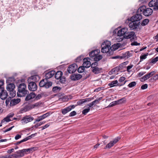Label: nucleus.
I'll list each match as a JSON object with an SVG mask.
<instances>
[{"label": "nucleus", "mask_w": 158, "mask_h": 158, "mask_svg": "<svg viewBox=\"0 0 158 158\" xmlns=\"http://www.w3.org/2000/svg\"><path fill=\"white\" fill-rule=\"evenodd\" d=\"M45 80L43 79H42L39 83V86L40 87H44V85H45Z\"/></svg>", "instance_id": "42"}, {"label": "nucleus", "mask_w": 158, "mask_h": 158, "mask_svg": "<svg viewBox=\"0 0 158 158\" xmlns=\"http://www.w3.org/2000/svg\"><path fill=\"white\" fill-rule=\"evenodd\" d=\"M55 73V71L54 70H52L49 72L46 71L45 72V79H49L53 77Z\"/></svg>", "instance_id": "14"}, {"label": "nucleus", "mask_w": 158, "mask_h": 158, "mask_svg": "<svg viewBox=\"0 0 158 158\" xmlns=\"http://www.w3.org/2000/svg\"><path fill=\"white\" fill-rule=\"evenodd\" d=\"M32 109L31 108V107L30 106H26L23 108H22L21 109L20 113H23L24 112H26L27 111H28L31 110Z\"/></svg>", "instance_id": "27"}, {"label": "nucleus", "mask_w": 158, "mask_h": 158, "mask_svg": "<svg viewBox=\"0 0 158 158\" xmlns=\"http://www.w3.org/2000/svg\"><path fill=\"white\" fill-rule=\"evenodd\" d=\"M10 118H9L8 116H7L5 118H4L3 120H2V123L4 122V121H6L7 122H8L11 121V120Z\"/></svg>", "instance_id": "52"}, {"label": "nucleus", "mask_w": 158, "mask_h": 158, "mask_svg": "<svg viewBox=\"0 0 158 158\" xmlns=\"http://www.w3.org/2000/svg\"><path fill=\"white\" fill-rule=\"evenodd\" d=\"M60 82L62 84H64L65 83L66 81V78L64 76L61 77V78L59 79Z\"/></svg>", "instance_id": "44"}, {"label": "nucleus", "mask_w": 158, "mask_h": 158, "mask_svg": "<svg viewBox=\"0 0 158 158\" xmlns=\"http://www.w3.org/2000/svg\"><path fill=\"white\" fill-rule=\"evenodd\" d=\"M90 109V108H88L84 109L82 111V114L85 115H86L89 111Z\"/></svg>", "instance_id": "48"}, {"label": "nucleus", "mask_w": 158, "mask_h": 158, "mask_svg": "<svg viewBox=\"0 0 158 158\" xmlns=\"http://www.w3.org/2000/svg\"><path fill=\"white\" fill-rule=\"evenodd\" d=\"M117 105L116 103H115V101L113 102H111L109 105V107H111L114 106L115 105Z\"/></svg>", "instance_id": "64"}, {"label": "nucleus", "mask_w": 158, "mask_h": 158, "mask_svg": "<svg viewBox=\"0 0 158 158\" xmlns=\"http://www.w3.org/2000/svg\"><path fill=\"white\" fill-rule=\"evenodd\" d=\"M40 79V77L38 75H35L29 77L27 81L28 82H29L30 81H31V80H33L32 81L35 82H37Z\"/></svg>", "instance_id": "19"}, {"label": "nucleus", "mask_w": 158, "mask_h": 158, "mask_svg": "<svg viewBox=\"0 0 158 158\" xmlns=\"http://www.w3.org/2000/svg\"><path fill=\"white\" fill-rule=\"evenodd\" d=\"M52 83L51 81H48L47 79H45V85L44 88L48 89L52 86Z\"/></svg>", "instance_id": "30"}, {"label": "nucleus", "mask_w": 158, "mask_h": 158, "mask_svg": "<svg viewBox=\"0 0 158 158\" xmlns=\"http://www.w3.org/2000/svg\"><path fill=\"white\" fill-rule=\"evenodd\" d=\"M111 43L110 42L108 41H105L102 45V48L101 49V52L103 53H107V56H110L113 54V50L111 49V48L110 47Z\"/></svg>", "instance_id": "1"}, {"label": "nucleus", "mask_w": 158, "mask_h": 158, "mask_svg": "<svg viewBox=\"0 0 158 158\" xmlns=\"http://www.w3.org/2000/svg\"><path fill=\"white\" fill-rule=\"evenodd\" d=\"M36 134V133L32 134L29 135V136L24 138L25 141H27V140H28L29 139H30L32 137L34 136L35 135V134Z\"/></svg>", "instance_id": "49"}, {"label": "nucleus", "mask_w": 158, "mask_h": 158, "mask_svg": "<svg viewBox=\"0 0 158 158\" xmlns=\"http://www.w3.org/2000/svg\"><path fill=\"white\" fill-rule=\"evenodd\" d=\"M126 101V99L125 98H123L118 100L115 101L117 105L121 104L125 102Z\"/></svg>", "instance_id": "32"}, {"label": "nucleus", "mask_w": 158, "mask_h": 158, "mask_svg": "<svg viewBox=\"0 0 158 158\" xmlns=\"http://www.w3.org/2000/svg\"><path fill=\"white\" fill-rule=\"evenodd\" d=\"M85 67L83 66H81L79 67L77 69V71L79 73H83Z\"/></svg>", "instance_id": "40"}, {"label": "nucleus", "mask_w": 158, "mask_h": 158, "mask_svg": "<svg viewBox=\"0 0 158 158\" xmlns=\"http://www.w3.org/2000/svg\"><path fill=\"white\" fill-rule=\"evenodd\" d=\"M102 55H98L94 57L92 59V60H93L94 61L98 62L102 59Z\"/></svg>", "instance_id": "31"}, {"label": "nucleus", "mask_w": 158, "mask_h": 158, "mask_svg": "<svg viewBox=\"0 0 158 158\" xmlns=\"http://www.w3.org/2000/svg\"><path fill=\"white\" fill-rule=\"evenodd\" d=\"M125 55L126 56H127V58H128L129 57H130V56H132V54L131 53L129 52L128 51L126 52L125 53Z\"/></svg>", "instance_id": "57"}, {"label": "nucleus", "mask_w": 158, "mask_h": 158, "mask_svg": "<svg viewBox=\"0 0 158 158\" xmlns=\"http://www.w3.org/2000/svg\"><path fill=\"white\" fill-rule=\"evenodd\" d=\"M145 8V6H140L137 10L136 12L141 15L142 14H143Z\"/></svg>", "instance_id": "28"}, {"label": "nucleus", "mask_w": 158, "mask_h": 158, "mask_svg": "<svg viewBox=\"0 0 158 158\" xmlns=\"http://www.w3.org/2000/svg\"><path fill=\"white\" fill-rule=\"evenodd\" d=\"M43 94H38L37 96H36L35 99L36 100H39L43 96Z\"/></svg>", "instance_id": "54"}, {"label": "nucleus", "mask_w": 158, "mask_h": 158, "mask_svg": "<svg viewBox=\"0 0 158 158\" xmlns=\"http://www.w3.org/2000/svg\"><path fill=\"white\" fill-rule=\"evenodd\" d=\"M154 71H152L151 72L145 75L143 77L141 78L140 81H141L143 82L145 80L149 79L150 77L153 76L155 74Z\"/></svg>", "instance_id": "12"}, {"label": "nucleus", "mask_w": 158, "mask_h": 158, "mask_svg": "<svg viewBox=\"0 0 158 158\" xmlns=\"http://www.w3.org/2000/svg\"><path fill=\"white\" fill-rule=\"evenodd\" d=\"M24 142H25V141L24 139L20 141H19L16 143H15V145H19V144H20V143H21Z\"/></svg>", "instance_id": "62"}, {"label": "nucleus", "mask_w": 158, "mask_h": 158, "mask_svg": "<svg viewBox=\"0 0 158 158\" xmlns=\"http://www.w3.org/2000/svg\"><path fill=\"white\" fill-rule=\"evenodd\" d=\"M123 40V38L126 39H130L131 41H133L135 40H137V37L135 34V33L133 31L128 32L127 33V35L125 36L122 37Z\"/></svg>", "instance_id": "3"}, {"label": "nucleus", "mask_w": 158, "mask_h": 158, "mask_svg": "<svg viewBox=\"0 0 158 158\" xmlns=\"http://www.w3.org/2000/svg\"><path fill=\"white\" fill-rule=\"evenodd\" d=\"M46 122L45 121H43L42 122H41L40 123L36 124L34 127H32L31 128H33L34 127L35 128H37L38 127L40 126L42 124H43L45 123Z\"/></svg>", "instance_id": "41"}, {"label": "nucleus", "mask_w": 158, "mask_h": 158, "mask_svg": "<svg viewBox=\"0 0 158 158\" xmlns=\"http://www.w3.org/2000/svg\"><path fill=\"white\" fill-rule=\"evenodd\" d=\"M28 85L29 89L32 91H35L37 89V86L36 83L33 81H30Z\"/></svg>", "instance_id": "7"}, {"label": "nucleus", "mask_w": 158, "mask_h": 158, "mask_svg": "<svg viewBox=\"0 0 158 158\" xmlns=\"http://www.w3.org/2000/svg\"><path fill=\"white\" fill-rule=\"evenodd\" d=\"M136 85V82L135 81H132L130 83L128 86L129 88H131L134 86H135Z\"/></svg>", "instance_id": "47"}, {"label": "nucleus", "mask_w": 158, "mask_h": 158, "mask_svg": "<svg viewBox=\"0 0 158 158\" xmlns=\"http://www.w3.org/2000/svg\"><path fill=\"white\" fill-rule=\"evenodd\" d=\"M148 53H147L146 54L141 55L140 57V60L139 62H141L143 59H146L147 58V56L148 55Z\"/></svg>", "instance_id": "38"}, {"label": "nucleus", "mask_w": 158, "mask_h": 158, "mask_svg": "<svg viewBox=\"0 0 158 158\" xmlns=\"http://www.w3.org/2000/svg\"><path fill=\"white\" fill-rule=\"evenodd\" d=\"M102 69L101 68H99L98 67H95L93 68L92 69V71L95 74H98L101 73Z\"/></svg>", "instance_id": "25"}, {"label": "nucleus", "mask_w": 158, "mask_h": 158, "mask_svg": "<svg viewBox=\"0 0 158 158\" xmlns=\"http://www.w3.org/2000/svg\"><path fill=\"white\" fill-rule=\"evenodd\" d=\"M142 18V15L136 13V14L132 16L128 20L133 22H136L140 21Z\"/></svg>", "instance_id": "6"}, {"label": "nucleus", "mask_w": 158, "mask_h": 158, "mask_svg": "<svg viewBox=\"0 0 158 158\" xmlns=\"http://www.w3.org/2000/svg\"><path fill=\"white\" fill-rule=\"evenodd\" d=\"M140 44L138 43L137 41H134L131 44V46H137Z\"/></svg>", "instance_id": "61"}, {"label": "nucleus", "mask_w": 158, "mask_h": 158, "mask_svg": "<svg viewBox=\"0 0 158 158\" xmlns=\"http://www.w3.org/2000/svg\"><path fill=\"white\" fill-rule=\"evenodd\" d=\"M55 77L57 80L59 79L62 76L63 73L60 71H57L56 73H55Z\"/></svg>", "instance_id": "29"}, {"label": "nucleus", "mask_w": 158, "mask_h": 158, "mask_svg": "<svg viewBox=\"0 0 158 158\" xmlns=\"http://www.w3.org/2000/svg\"><path fill=\"white\" fill-rule=\"evenodd\" d=\"M120 70L119 69L118 66H117L111 69L109 73H111V74L113 73H116L118 72Z\"/></svg>", "instance_id": "35"}, {"label": "nucleus", "mask_w": 158, "mask_h": 158, "mask_svg": "<svg viewBox=\"0 0 158 158\" xmlns=\"http://www.w3.org/2000/svg\"><path fill=\"white\" fill-rule=\"evenodd\" d=\"M34 119L33 117L29 115H26L24 117L22 118V120L25 123H27L28 122H31Z\"/></svg>", "instance_id": "15"}, {"label": "nucleus", "mask_w": 158, "mask_h": 158, "mask_svg": "<svg viewBox=\"0 0 158 158\" xmlns=\"http://www.w3.org/2000/svg\"><path fill=\"white\" fill-rule=\"evenodd\" d=\"M158 4V0H152L149 3V7H155Z\"/></svg>", "instance_id": "24"}, {"label": "nucleus", "mask_w": 158, "mask_h": 158, "mask_svg": "<svg viewBox=\"0 0 158 158\" xmlns=\"http://www.w3.org/2000/svg\"><path fill=\"white\" fill-rule=\"evenodd\" d=\"M26 85L23 83L19 85L17 92V95L18 97L24 96L29 93L28 91L26 89Z\"/></svg>", "instance_id": "2"}, {"label": "nucleus", "mask_w": 158, "mask_h": 158, "mask_svg": "<svg viewBox=\"0 0 158 158\" xmlns=\"http://www.w3.org/2000/svg\"><path fill=\"white\" fill-rule=\"evenodd\" d=\"M15 88V85L13 83H10L7 84L6 89L8 91H10L14 89Z\"/></svg>", "instance_id": "22"}, {"label": "nucleus", "mask_w": 158, "mask_h": 158, "mask_svg": "<svg viewBox=\"0 0 158 158\" xmlns=\"http://www.w3.org/2000/svg\"><path fill=\"white\" fill-rule=\"evenodd\" d=\"M18 158L24 156V153L23 149L21 150H19L15 152Z\"/></svg>", "instance_id": "23"}, {"label": "nucleus", "mask_w": 158, "mask_h": 158, "mask_svg": "<svg viewBox=\"0 0 158 158\" xmlns=\"http://www.w3.org/2000/svg\"><path fill=\"white\" fill-rule=\"evenodd\" d=\"M120 139V138L119 137H117L115 139H114L113 141H112V143H114V144L116 143Z\"/></svg>", "instance_id": "53"}, {"label": "nucleus", "mask_w": 158, "mask_h": 158, "mask_svg": "<svg viewBox=\"0 0 158 158\" xmlns=\"http://www.w3.org/2000/svg\"><path fill=\"white\" fill-rule=\"evenodd\" d=\"M20 101V99L19 98H17L16 99H13L10 101V106H13L19 103Z\"/></svg>", "instance_id": "26"}, {"label": "nucleus", "mask_w": 158, "mask_h": 158, "mask_svg": "<svg viewBox=\"0 0 158 158\" xmlns=\"http://www.w3.org/2000/svg\"><path fill=\"white\" fill-rule=\"evenodd\" d=\"M153 12L152 10L149 8H146L145 6V8L144 11L143 15L145 16H148L151 15Z\"/></svg>", "instance_id": "16"}, {"label": "nucleus", "mask_w": 158, "mask_h": 158, "mask_svg": "<svg viewBox=\"0 0 158 158\" xmlns=\"http://www.w3.org/2000/svg\"><path fill=\"white\" fill-rule=\"evenodd\" d=\"M8 96V94L6 90H4L3 86L0 87V97L2 100L5 99Z\"/></svg>", "instance_id": "4"}, {"label": "nucleus", "mask_w": 158, "mask_h": 158, "mask_svg": "<svg viewBox=\"0 0 158 158\" xmlns=\"http://www.w3.org/2000/svg\"><path fill=\"white\" fill-rule=\"evenodd\" d=\"M14 81V77H9L8 78L6 81V83H10L9 81Z\"/></svg>", "instance_id": "55"}, {"label": "nucleus", "mask_w": 158, "mask_h": 158, "mask_svg": "<svg viewBox=\"0 0 158 158\" xmlns=\"http://www.w3.org/2000/svg\"><path fill=\"white\" fill-rule=\"evenodd\" d=\"M82 77V75L79 74H72L70 76V78L73 81H76L80 80Z\"/></svg>", "instance_id": "11"}, {"label": "nucleus", "mask_w": 158, "mask_h": 158, "mask_svg": "<svg viewBox=\"0 0 158 158\" xmlns=\"http://www.w3.org/2000/svg\"><path fill=\"white\" fill-rule=\"evenodd\" d=\"M158 61V56H157L154 58H152L151 59V61L147 63H148L149 65L151 64H154L156 62Z\"/></svg>", "instance_id": "33"}, {"label": "nucleus", "mask_w": 158, "mask_h": 158, "mask_svg": "<svg viewBox=\"0 0 158 158\" xmlns=\"http://www.w3.org/2000/svg\"><path fill=\"white\" fill-rule=\"evenodd\" d=\"M100 51L98 49H96L92 50L91 52H90L89 54L90 59L92 60L94 57L98 55L100 53Z\"/></svg>", "instance_id": "13"}, {"label": "nucleus", "mask_w": 158, "mask_h": 158, "mask_svg": "<svg viewBox=\"0 0 158 158\" xmlns=\"http://www.w3.org/2000/svg\"><path fill=\"white\" fill-rule=\"evenodd\" d=\"M76 112L75 111H73L70 113L69 116L70 117H72L76 115Z\"/></svg>", "instance_id": "60"}, {"label": "nucleus", "mask_w": 158, "mask_h": 158, "mask_svg": "<svg viewBox=\"0 0 158 158\" xmlns=\"http://www.w3.org/2000/svg\"><path fill=\"white\" fill-rule=\"evenodd\" d=\"M126 81H126L123 84H118V81L117 80H116L111 82L110 83H109L108 84V85L110 86V88L116 86H120L124 85L125 83L126 82Z\"/></svg>", "instance_id": "18"}, {"label": "nucleus", "mask_w": 158, "mask_h": 158, "mask_svg": "<svg viewBox=\"0 0 158 158\" xmlns=\"http://www.w3.org/2000/svg\"><path fill=\"white\" fill-rule=\"evenodd\" d=\"M94 97L90 98H86L84 99L85 102H89L91 101V100L94 99Z\"/></svg>", "instance_id": "56"}, {"label": "nucleus", "mask_w": 158, "mask_h": 158, "mask_svg": "<svg viewBox=\"0 0 158 158\" xmlns=\"http://www.w3.org/2000/svg\"><path fill=\"white\" fill-rule=\"evenodd\" d=\"M50 112H48L45 114H44L42 116H39L37 119L35 120V122H40L42 120L44 119L46 117H48L50 115Z\"/></svg>", "instance_id": "20"}, {"label": "nucleus", "mask_w": 158, "mask_h": 158, "mask_svg": "<svg viewBox=\"0 0 158 158\" xmlns=\"http://www.w3.org/2000/svg\"><path fill=\"white\" fill-rule=\"evenodd\" d=\"M36 96V94L34 92H31L29 94H27L25 98V100L26 101H29L31 99L35 98Z\"/></svg>", "instance_id": "21"}, {"label": "nucleus", "mask_w": 158, "mask_h": 158, "mask_svg": "<svg viewBox=\"0 0 158 158\" xmlns=\"http://www.w3.org/2000/svg\"><path fill=\"white\" fill-rule=\"evenodd\" d=\"M91 60L90 58L87 57L83 60V65L86 68H88L91 66V64L89 60Z\"/></svg>", "instance_id": "10"}, {"label": "nucleus", "mask_w": 158, "mask_h": 158, "mask_svg": "<svg viewBox=\"0 0 158 158\" xmlns=\"http://www.w3.org/2000/svg\"><path fill=\"white\" fill-rule=\"evenodd\" d=\"M128 31V28L127 27H124L119 30L117 32L118 36L123 37L127 35Z\"/></svg>", "instance_id": "9"}, {"label": "nucleus", "mask_w": 158, "mask_h": 158, "mask_svg": "<svg viewBox=\"0 0 158 158\" xmlns=\"http://www.w3.org/2000/svg\"><path fill=\"white\" fill-rule=\"evenodd\" d=\"M38 149V147H33L27 149H24L23 150L24 153L27 154L32 153L33 152L37 150Z\"/></svg>", "instance_id": "17"}, {"label": "nucleus", "mask_w": 158, "mask_h": 158, "mask_svg": "<svg viewBox=\"0 0 158 158\" xmlns=\"http://www.w3.org/2000/svg\"><path fill=\"white\" fill-rule=\"evenodd\" d=\"M10 93V97H14L16 94V91L14 89L12 90V91H9Z\"/></svg>", "instance_id": "46"}, {"label": "nucleus", "mask_w": 158, "mask_h": 158, "mask_svg": "<svg viewBox=\"0 0 158 158\" xmlns=\"http://www.w3.org/2000/svg\"><path fill=\"white\" fill-rule=\"evenodd\" d=\"M85 102L84 99H81L77 101V104L78 105L80 106Z\"/></svg>", "instance_id": "45"}, {"label": "nucleus", "mask_w": 158, "mask_h": 158, "mask_svg": "<svg viewBox=\"0 0 158 158\" xmlns=\"http://www.w3.org/2000/svg\"><path fill=\"white\" fill-rule=\"evenodd\" d=\"M50 125V123H48L47 124H46L43 127H41L42 128V130H43L47 128Z\"/></svg>", "instance_id": "63"}, {"label": "nucleus", "mask_w": 158, "mask_h": 158, "mask_svg": "<svg viewBox=\"0 0 158 158\" xmlns=\"http://www.w3.org/2000/svg\"><path fill=\"white\" fill-rule=\"evenodd\" d=\"M70 111V110H69V108L68 107L62 109V113L63 114H65Z\"/></svg>", "instance_id": "39"}, {"label": "nucleus", "mask_w": 158, "mask_h": 158, "mask_svg": "<svg viewBox=\"0 0 158 158\" xmlns=\"http://www.w3.org/2000/svg\"><path fill=\"white\" fill-rule=\"evenodd\" d=\"M114 145V143H112V141H110L109 143L106 145V146L105 148H110L112 147Z\"/></svg>", "instance_id": "50"}, {"label": "nucleus", "mask_w": 158, "mask_h": 158, "mask_svg": "<svg viewBox=\"0 0 158 158\" xmlns=\"http://www.w3.org/2000/svg\"><path fill=\"white\" fill-rule=\"evenodd\" d=\"M149 21V19H145L143 20L141 24L142 26H144L147 25Z\"/></svg>", "instance_id": "36"}, {"label": "nucleus", "mask_w": 158, "mask_h": 158, "mask_svg": "<svg viewBox=\"0 0 158 158\" xmlns=\"http://www.w3.org/2000/svg\"><path fill=\"white\" fill-rule=\"evenodd\" d=\"M148 85L147 84H145L141 86V88L142 89H144L148 88Z\"/></svg>", "instance_id": "59"}, {"label": "nucleus", "mask_w": 158, "mask_h": 158, "mask_svg": "<svg viewBox=\"0 0 158 158\" xmlns=\"http://www.w3.org/2000/svg\"><path fill=\"white\" fill-rule=\"evenodd\" d=\"M42 103L41 101L36 102L34 104H32L30 105L31 109L35 108V107H38L41 105Z\"/></svg>", "instance_id": "34"}, {"label": "nucleus", "mask_w": 158, "mask_h": 158, "mask_svg": "<svg viewBox=\"0 0 158 158\" xmlns=\"http://www.w3.org/2000/svg\"><path fill=\"white\" fill-rule=\"evenodd\" d=\"M139 25L140 22L137 23L135 22H131L129 23V26L131 30H136L137 31L138 28L139 27Z\"/></svg>", "instance_id": "8"}, {"label": "nucleus", "mask_w": 158, "mask_h": 158, "mask_svg": "<svg viewBox=\"0 0 158 158\" xmlns=\"http://www.w3.org/2000/svg\"><path fill=\"white\" fill-rule=\"evenodd\" d=\"M61 89V88L59 87L55 86L53 88L52 90L54 93H57L59 92Z\"/></svg>", "instance_id": "37"}, {"label": "nucleus", "mask_w": 158, "mask_h": 158, "mask_svg": "<svg viewBox=\"0 0 158 158\" xmlns=\"http://www.w3.org/2000/svg\"><path fill=\"white\" fill-rule=\"evenodd\" d=\"M98 65V63L97 62L95 61V62H94V63H93L91 64V68L92 69L94 68L95 67H97V66Z\"/></svg>", "instance_id": "51"}, {"label": "nucleus", "mask_w": 158, "mask_h": 158, "mask_svg": "<svg viewBox=\"0 0 158 158\" xmlns=\"http://www.w3.org/2000/svg\"><path fill=\"white\" fill-rule=\"evenodd\" d=\"M83 58V56H80L78 57L75 60V62H80V61H81L82 59Z\"/></svg>", "instance_id": "43"}, {"label": "nucleus", "mask_w": 158, "mask_h": 158, "mask_svg": "<svg viewBox=\"0 0 158 158\" xmlns=\"http://www.w3.org/2000/svg\"><path fill=\"white\" fill-rule=\"evenodd\" d=\"M78 66L77 65L74 63L70 65L67 69L68 72L71 74H73L75 73L77 69Z\"/></svg>", "instance_id": "5"}, {"label": "nucleus", "mask_w": 158, "mask_h": 158, "mask_svg": "<svg viewBox=\"0 0 158 158\" xmlns=\"http://www.w3.org/2000/svg\"><path fill=\"white\" fill-rule=\"evenodd\" d=\"M9 158H17L16 155L15 153L11 155H10L9 156Z\"/></svg>", "instance_id": "58"}]
</instances>
